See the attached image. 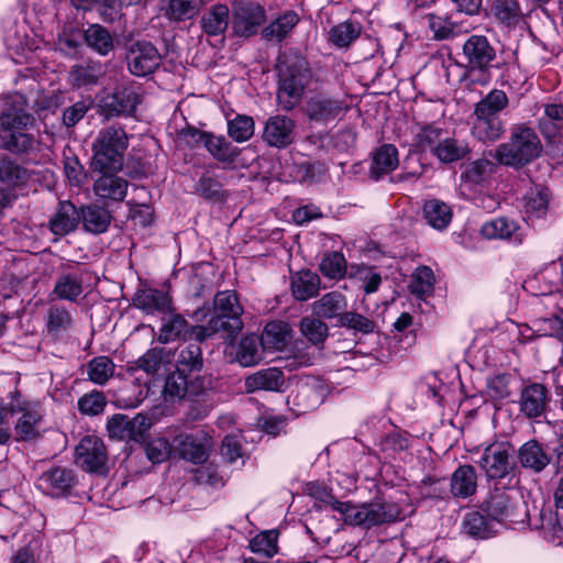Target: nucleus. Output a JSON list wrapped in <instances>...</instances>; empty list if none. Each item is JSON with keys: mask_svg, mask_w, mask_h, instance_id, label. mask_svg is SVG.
<instances>
[{"mask_svg": "<svg viewBox=\"0 0 563 563\" xmlns=\"http://www.w3.org/2000/svg\"><path fill=\"white\" fill-rule=\"evenodd\" d=\"M276 67L279 78L278 102L284 110H291L312 79L311 68L302 55L291 51L279 55Z\"/></svg>", "mask_w": 563, "mask_h": 563, "instance_id": "obj_1", "label": "nucleus"}, {"mask_svg": "<svg viewBox=\"0 0 563 563\" xmlns=\"http://www.w3.org/2000/svg\"><path fill=\"white\" fill-rule=\"evenodd\" d=\"M509 104L504 90L493 89L474 107L472 134L483 143L498 141L505 133V123L499 114Z\"/></svg>", "mask_w": 563, "mask_h": 563, "instance_id": "obj_2", "label": "nucleus"}, {"mask_svg": "<svg viewBox=\"0 0 563 563\" xmlns=\"http://www.w3.org/2000/svg\"><path fill=\"white\" fill-rule=\"evenodd\" d=\"M332 510L340 514L346 525L372 528L384 523H391L404 519L400 506L394 501H373L367 504H352L332 500Z\"/></svg>", "mask_w": 563, "mask_h": 563, "instance_id": "obj_3", "label": "nucleus"}, {"mask_svg": "<svg viewBox=\"0 0 563 563\" xmlns=\"http://www.w3.org/2000/svg\"><path fill=\"white\" fill-rule=\"evenodd\" d=\"M214 309L219 313L212 317L207 325H198L192 329V334L197 340L203 341L217 332L222 331L224 338L232 340L243 329L241 314L243 308L239 302L234 291H219L214 296Z\"/></svg>", "mask_w": 563, "mask_h": 563, "instance_id": "obj_4", "label": "nucleus"}, {"mask_svg": "<svg viewBox=\"0 0 563 563\" xmlns=\"http://www.w3.org/2000/svg\"><path fill=\"white\" fill-rule=\"evenodd\" d=\"M128 146L129 136L122 126L101 129L91 145L93 172L121 170Z\"/></svg>", "mask_w": 563, "mask_h": 563, "instance_id": "obj_5", "label": "nucleus"}, {"mask_svg": "<svg viewBox=\"0 0 563 563\" xmlns=\"http://www.w3.org/2000/svg\"><path fill=\"white\" fill-rule=\"evenodd\" d=\"M541 152L542 144L536 131L526 125H515L509 141L495 148L494 158L503 165L518 168L538 158Z\"/></svg>", "mask_w": 563, "mask_h": 563, "instance_id": "obj_6", "label": "nucleus"}, {"mask_svg": "<svg viewBox=\"0 0 563 563\" xmlns=\"http://www.w3.org/2000/svg\"><path fill=\"white\" fill-rule=\"evenodd\" d=\"M33 121L32 114L22 109L2 112L0 115V148L13 154L32 150L34 139L23 130L32 125Z\"/></svg>", "mask_w": 563, "mask_h": 563, "instance_id": "obj_7", "label": "nucleus"}, {"mask_svg": "<svg viewBox=\"0 0 563 563\" xmlns=\"http://www.w3.org/2000/svg\"><path fill=\"white\" fill-rule=\"evenodd\" d=\"M484 511L492 520L514 529L523 526L528 516L523 503L514 490L496 489L486 500Z\"/></svg>", "mask_w": 563, "mask_h": 563, "instance_id": "obj_8", "label": "nucleus"}, {"mask_svg": "<svg viewBox=\"0 0 563 563\" xmlns=\"http://www.w3.org/2000/svg\"><path fill=\"white\" fill-rule=\"evenodd\" d=\"M7 409L8 415H20L14 427L16 440L29 441L38 435V423L41 422L42 415L37 401L26 399L21 394L14 393Z\"/></svg>", "mask_w": 563, "mask_h": 563, "instance_id": "obj_9", "label": "nucleus"}, {"mask_svg": "<svg viewBox=\"0 0 563 563\" xmlns=\"http://www.w3.org/2000/svg\"><path fill=\"white\" fill-rule=\"evenodd\" d=\"M125 59L130 73L143 77L158 68L162 56L151 42L134 41L126 46Z\"/></svg>", "mask_w": 563, "mask_h": 563, "instance_id": "obj_10", "label": "nucleus"}, {"mask_svg": "<svg viewBox=\"0 0 563 563\" xmlns=\"http://www.w3.org/2000/svg\"><path fill=\"white\" fill-rule=\"evenodd\" d=\"M151 427L152 419L143 413H137L133 418L118 413L112 416L107 423L108 433L111 438L134 442L144 441Z\"/></svg>", "mask_w": 563, "mask_h": 563, "instance_id": "obj_11", "label": "nucleus"}, {"mask_svg": "<svg viewBox=\"0 0 563 563\" xmlns=\"http://www.w3.org/2000/svg\"><path fill=\"white\" fill-rule=\"evenodd\" d=\"M139 102L137 87L134 84H121L101 100L100 108L107 118L131 115Z\"/></svg>", "mask_w": 563, "mask_h": 563, "instance_id": "obj_12", "label": "nucleus"}, {"mask_svg": "<svg viewBox=\"0 0 563 563\" xmlns=\"http://www.w3.org/2000/svg\"><path fill=\"white\" fill-rule=\"evenodd\" d=\"M173 445L183 459L194 464H202L208 460L212 439L205 431L191 434L180 433L173 439Z\"/></svg>", "mask_w": 563, "mask_h": 563, "instance_id": "obj_13", "label": "nucleus"}, {"mask_svg": "<svg viewBox=\"0 0 563 563\" xmlns=\"http://www.w3.org/2000/svg\"><path fill=\"white\" fill-rule=\"evenodd\" d=\"M462 54L471 70L486 71L496 59V49L484 35H471L463 44Z\"/></svg>", "mask_w": 563, "mask_h": 563, "instance_id": "obj_14", "label": "nucleus"}, {"mask_svg": "<svg viewBox=\"0 0 563 563\" xmlns=\"http://www.w3.org/2000/svg\"><path fill=\"white\" fill-rule=\"evenodd\" d=\"M511 452L508 442H495L485 448L477 463L488 478H503L509 473Z\"/></svg>", "mask_w": 563, "mask_h": 563, "instance_id": "obj_15", "label": "nucleus"}, {"mask_svg": "<svg viewBox=\"0 0 563 563\" xmlns=\"http://www.w3.org/2000/svg\"><path fill=\"white\" fill-rule=\"evenodd\" d=\"M296 122L286 115L269 117L263 129L262 139L271 147L285 148L296 137Z\"/></svg>", "mask_w": 563, "mask_h": 563, "instance_id": "obj_16", "label": "nucleus"}, {"mask_svg": "<svg viewBox=\"0 0 563 563\" xmlns=\"http://www.w3.org/2000/svg\"><path fill=\"white\" fill-rule=\"evenodd\" d=\"M343 102L325 93H317L309 98L305 113L310 121L328 124L343 113Z\"/></svg>", "mask_w": 563, "mask_h": 563, "instance_id": "obj_17", "label": "nucleus"}, {"mask_svg": "<svg viewBox=\"0 0 563 563\" xmlns=\"http://www.w3.org/2000/svg\"><path fill=\"white\" fill-rule=\"evenodd\" d=\"M265 21V10L254 2H240L234 7L233 29L236 35L255 34Z\"/></svg>", "mask_w": 563, "mask_h": 563, "instance_id": "obj_18", "label": "nucleus"}, {"mask_svg": "<svg viewBox=\"0 0 563 563\" xmlns=\"http://www.w3.org/2000/svg\"><path fill=\"white\" fill-rule=\"evenodd\" d=\"M106 460L104 444L98 437H85L76 446V463L87 472L99 471Z\"/></svg>", "mask_w": 563, "mask_h": 563, "instance_id": "obj_19", "label": "nucleus"}, {"mask_svg": "<svg viewBox=\"0 0 563 563\" xmlns=\"http://www.w3.org/2000/svg\"><path fill=\"white\" fill-rule=\"evenodd\" d=\"M286 378L277 367L258 369L244 378V391L254 394L261 390L280 393L284 390Z\"/></svg>", "mask_w": 563, "mask_h": 563, "instance_id": "obj_20", "label": "nucleus"}, {"mask_svg": "<svg viewBox=\"0 0 563 563\" xmlns=\"http://www.w3.org/2000/svg\"><path fill=\"white\" fill-rule=\"evenodd\" d=\"M80 222L79 210L68 200L60 201L49 218L47 228L55 236L54 241L74 232Z\"/></svg>", "mask_w": 563, "mask_h": 563, "instance_id": "obj_21", "label": "nucleus"}, {"mask_svg": "<svg viewBox=\"0 0 563 563\" xmlns=\"http://www.w3.org/2000/svg\"><path fill=\"white\" fill-rule=\"evenodd\" d=\"M119 170L99 172L101 175L93 183V192L101 199L112 201H123L129 181L121 176H118Z\"/></svg>", "mask_w": 563, "mask_h": 563, "instance_id": "obj_22", "label": "nucleus"}, {"mask_svg": "<svg viewBox=\"0 0 563 563\" xmlns=\"http://www.w3.org/2000/svg\"><path fill=\"white\" fill-rule=\"evenodd\" d=\"M74 483L75 477L70 470L53 467L38 477L36 485L46 495L59 497L65 495Z\"/></svg>", "mask_w": 563, "mask_h": 563, "instance_id": "obj_23", "label": "nucleus"}, {"mask_svg": "<svg viewBox=\"0 0 563 563\" xmlns=\"http://www.w3.org/2000/svg\"><path fill=\"white\" fill-rule=\"evenodd\" d=\"M549 404L548 389L541 384H530L520 394L519 409L528 418H538L545 412Z\"/></svg>", "mask_w": 563, "mask_h": 563, "instance_id": "obj_24", "label": "nucleus"}, {"mask_svg": "<svg viewBox=\"0 0 563 563\" xmlns=\"http://www.w3.org/2000/svg\"><path fill=\"white\" fill-rule=\"evenodd\" d=\"M134 305L148 313H166L170 309L172 300L167 290L141 284L134 297Z\"/></svg>", "mask_w": 563, "mask_h": 563, "instance_id": "obj_25", "label": "nucleus"}, {"mask_svg": "<svg viewBox=\"0 0 563 563\" xmlns=\"http://www.w3.org/2000/svg\"><path fill=\"white\" fill-rule=\"evenodd\" d=\"M197 325H195L196 328ZM194 327L189 328L185 318L179 314L170 311V309L164 313L162 319V325L159 328L157 340L161 343H169L176 341L178 339H194L197 342H201L197 340L192 334Z\"/></svg>", "mask_w": 563, "mask_h": 563, "instance_id": "obj_26", "label": "nucleus"}, {"mask_svg": "<svg viewBox=\"0 0 563 563\" xmlns=\"http://www.w3.org/2000/svg\"><path fill=\"white\" fill-rule=\"evenodd\" d=\"M262 341L256 334H246L232 345L233 360L243 367L255 366L263 361Z\"/></svg>", "mask_w": 563, "mask_h": 563, "instance_id": "obj_27", "label": "nucleus"}, {"mask_svg": "<svg viewBox=\"0 0 563 563\" xmlns=\"http://www.w3.org/2000/svg\"><path fill=\"white\" fill-rule=\"evenodd\" d=\"M477 490V474L472 465H460L451 475L450 493L455 498H468Z\"/></svg>", "mask_w": 563, "mask_h": 563, "instance_id": "obj_28", "label": "nucleus"}, {"mask_svg": "<svg viewBox=\"0 0 563 563\" xmlns=\"http://www.w3.org/2000/svg\"><path fill=\"white\" fill-rule=\"evenodd\" d=\"M106 67L99 60H84L71 67L69 79L74 87L97 85L99 79L104 76Z\"/></svg>", "mask_w": 563, "mask_h": 563, "instance_id": "obj_29", "label": "nucleus"}, {"mask_svg": "<svg viewBox=\"0 0 563 563\" xmlns=\"http://www.w3.org/2000/svg\"><path fill=\"white\" fill-rule=\"evenodd\" d=\"M260 339L263 350L284 351L291 340V329L285 322H268Z\"/></svg>", "mask_w": 563, "mask_h": 563, "instance_id": "obj_30", "label": "nucleus"}, {"mask_svg": "<svg viewBox=\"0 0 563 563\" xmlns=\"http://www.w3.org/2000/svg\"><path fill=\"white\" fill-rule=\"evenodd\" d=\"M488 14L505 27L514 29L521 20V8L517 0H488Z\"/></svg>", "mask_w": 563, "mask_h": 563, "instance_id": "obj_31", "label": "nucleus"}, {"mask_svg": "<svg viewBox=\"0 0 563 563\" xmlns=\"http://www.w3.org/2000/svg\"><path fill=\"white\" fill-rule=\"evenodd\" d=\"M518 457L523 467L531 468L534 472H541L550 463L549 455L536 440L522 444L518 451Z\"/></svg>", "mask_w": 563, "mask_h": 563, "instance_id": "obj_32", "label": "nucleus"}, {"mask_svg": "<svg viewBox=\"0 0 563 563\" xmlns=\"http://www.w3.org/2000/svg\"><path fill=\"white\" fill-rule=\"evenodd\" d=\"M79 214L84 229L93 234L107 231L111 221L109 211L95 205L82 207Z\"/></svg>", "mask_w": 563, "mask_h": 563, "instance_id": "obj_33", "label": "nucleus"}, {"mask_svg": "<svg viewBox=\"0 0 563 563\" xmlns=\"http://www.w3.org/2000/svg\"><path fill=\"white\" fill-rule=\"evenodd\" d=\"M86 45L101 56H107L114 48L111 33L100 24H91L84 31Z\"/></svg>", "mask_w": 563, "mask_h": 563, "instance_id": "obj_34", "label": "nucleus"}, {"mask_svg": "<svg viewBox=\"0 0 563 563\" xmlns=\"http://www.w3.org/2000/svg\"><path fill=\"white\" fill-rule=\"evenodd\" d=\"M30 179L29 170L16 161L4 156L0 158V183L8 187H19Z\"/></svg>", "mask_w": 563, "mask_h": 563, "instance_id": "obj_35", "label": "nucleus"}, {"mask_svg": "<svg viewBox=\"0 0 563 563\" xmlns=\"http://www.w3.org/2000/svg\"><path fill=\"white\" fill-rule=\"evenodd\" d=\"M470 150L465 142L453 137H442L433 150V155L444 164H450L464 158Z\"/></svg>", "mask_w": 563, "mask_h": 563, "instance_id": "obj_36", "label": "nucleus"}, {"mask_svg": "<svg viewBox=\"0 0 563 563\" xmlns=\"http://www.w3.org/2000/svg\"><path fill=\"white\" fill-rule=\"evenodd\" d=\"M550 192L542 185L530 187L523 197V207L530 217H543L549 207Z\"/></svg>", "mask_w": 563, "mask_h": 563, "instance_id": "obj_37", "label": "nucleus"}, {"mask_svg": "<svg viewBox=\"0 0 563 563\" xmlns=\"http://www.w3.org/2000/svg\"><path fill=\"white\" fill-rule=\"evenodd\" d=\"M398 163L397 148L391 144H384L374 154L371 172L376 178H379L393 172Z\"/></svg>", "mask_w": 563, "mask_h": 563, "instance_id": "obj_38", "label": "nucleus"}, {"mask_svg": "<svg viewBox=\"0 0 563 563\" xmlns=\"http://www.w3.org/2000/svg\"><path fill=\"white\" fill-rule=\"evenodd\" d=\"M229 25V8L224 4H217L210 8L201 19L202 30L208 35L222 34Z\"/></svg>", "mask_w": 563, "mask_h": 563, "instance_id": "obj_39", "label": "nucleus"}, {"mask_svg": "<svg viewBox=\"0 0 563 563\" xmlns=\"http://www.w3.org/2000/svg\"><path fill=\"white\" fill-rule=\"evenodd\" d=\"M423 216L432 228L443 230L452 220V210L445 202L432 199L424 203Z\"/></svg>", "mask_w": 563, "mask_h": 563, "instance_id": "obj_40", "label": "nucleus"}, {"mask_svg": "<svg viewBox=\"0 0 563 563\" xmlns=\"http://www.w3.org/2000/svg\"><path fill=\"white\" fill-rule=\"evenodd\" d=\"M299 22L298 14L295 11H287L269 25H267L262 34L266 40H284Z\"/></svg>", "mask_w": 563, "mask_h": 563, "instance_id": "obj_41", "label": "nucleus"}, {"mask_svg": "<svg viewBox=\"0 0 563 563\" xmlns=\"http://www.w3.org/2000/svg\"><path fill=\"white\" fill-rule=\"evenodd\" d=\"M345 307L346 302L341 294L329 292L313 303V312L319 318L331 319L338 316L341 317Z\"/></svg>", "mask_w": 563, "mask_h": 563, "instance_id": "obj_42", "label": "nucleus"}, {"mask_svg": "<svg viewBox=\"0 0 563 563\" xmlns=\"http://www.w3.org/2000/svg\"><path fill=\"white\" fill-rule=\"evenodd\" d=\"M292 397L297 405H301L305 409H313L323 399V388L317 380L300 383Z\"/></svg>", "mask_w": 563, "mask_h": 563, "instance_id": "obj_43", "label": "nucleus"}, {"mask_svg": "<svg viewBox=\"0 0 563 563\" xmlns=\"http://www.w3.org/2000/svg\"><path fill=\"white\" fill-rule=\"evenodd\" d=\"M73 319L64 307L52 305L46 313V330L49 334L57 336L65 333L71 325Z\"/></svg>", "mask_w": 563, "mask_h": 563, "instance_id": "obj_44", "label": "nucleus"}, {"mask_svg": "<svg viewBox=\"0 0 563 563\" xmlns=\"http://www.w3.org/2000/svg\"><path fill=\"white\" fill-rule=\"evenodd\" d=\"M302 336L313 345H321L328 338V325L320 319L303 317L299 322Z\"/></svg>", "mask_w": 563, "mask_h": 563, "instance_id": "obj_45", "label": "nucleus"}, {"mask_svg": "<svg viewBox=\"0 0 563 563\" xmlns=\"http://www.w3.org/2000/svg\"><path fill=\"white\" fill-rule=\"evenodd\" d=\"M463 529L468 536L479 539L489 538L494 533L490 522L477 511L470 512L464 517Z\"/></svg>", "mask_w": 563, "mask_h": 563, "instance_id": "obj_46", "label": "nucleus"}, {"mask_svg": "<svg viewBox=\"0 0 563 563\" xmlns=\"http://www.w3.org/2000/svg\"><path fill=\"white\" fill-rule=\"evenodd\" d=\"M114 373V364L107 356H98L88 363L87 374L89 379L98 385L106 384Z\"/></svg>", "mask_w": 563, "mask_h": 563, "instance_id": "obj_47", "label": "nucleus"}, {"mask_svg": "<svg viewBox=\"0 0 563 563\" xmlns=\"http://www.w3.org/2000/svg\"><path fill=\"white\" fill-rule=\"evenodd\" d=\"M319 267L324 277L341 279L346 272V262L341 253L328 252L323 255Z\"/></svg>", "mask_w": 563, "mask_h": 563, "instance_id": "obj_48", "label": "nucleus"}, {"mask_svg": "<svg viewBox=\"0 0 563 563\" xmlns=\"http://www.w3.org/2000/svg\"><path fill=\"white\" fill-rule=\"evenodd\" d=\"M517 230L515 221L497 218L483 224L481 233L486 239H509Z\"/></svg>", "mask_w": 563, "mask_h": 563, "instance_id": "obj_49", "label": "nucleus"}, {"mask_svg": "<svg viewBox=\"0 0 563 563\" xmlns=\"http://www.w3.org/2000/svg\"><path fill=\"white\" fill-rule=\"evenodd\" d=\"M208 152L218 161L232 162L235 153L231 144L223 136H217L207 132L205 145Z\"/></svg>", "mask_w": 563, "mask_h": 563, "instance_id": "obj_50", "label": "nucleus"}, {"mask_svg": "<svg viewBox=\"0 0 563 563\" xmlns=\"http://www.w3.org/2000/svg\"><path fill=\"white\" fill-rule=\"evenodd\" d=\"M540 532L548 542L563 545V526L555 514L541 515Z\"/></svg>", "mask_w": 563, "mask_h": 563, "instance_id": "obj_51", "label": "nucleus"}, {"mask_svg": "<svg viewBox=\"0 0 563 563\" xmlns=\"http://www.w3.org/2000/svg\"><path fill=\"white\" fill-rule=\"evenodd\" d=\"M202 365L201 349L197 343L184 346L177 356V371L191 372L200 369Z\"/></svg>", "mask_w": 563, "mask_h": 563, "instance_id": "obj_52", "label": "nucleus"}, {"mask_svg": "<svg viewBox=\"0 0 563 563\" xmlns=\"http://www.w3.org/2000/svg\"><path fill=\"white\" fill-rule=\"evenodd\" d=\"M278 533L276 530L263 531L256 534L251 541V550L254 553L272 558L277 553Z\"/></svg>", "mask_w": 563, "mask_h": 563, "instance_id": "obj_53", "label": "nucleus"}, {"mask_svg": "<svg viewBox=\"0 0 563 563\" xmlns=\"http://www.w3.org/2000/svg\"><path fill=\"white\" fill-rule=\"evenodd\" d=\"M164 366V349L153 347L143 354L133 369H141L147 375H157Z\"/></svg>", "mask_w": 563, "mask_h": 563, "instance_id": "obj_54", "label": "nucleus"}, {"mask_svg": "<svg viewBox=\"0 0 563 563\" xmlns=\"http://www.w3.org/2000/svg\"><path fill=\"white\" fill-rule=\"evenodd\" d=\"M203 0H169L167 15L174 20H186L195 16Z\"/></svg>", "mask_w": 563, "mask_h": 563, "instance_id": "obj_55", "label": "nucleus"}, {"mask_svg": "<svg viewBox=\"0 0 563 563\" xmlns=\"http://www.w3.org/2000/svg\"><path fill=\"white\" fill-rule=\"evenodd\" d=\"M228 132L235 142H245L254 134V121L251 117L238 115L229 121Z\"/></svg>", "mask_w": 563, "mask_h": 563, "instance_id": "obj_56", "label": "nucleus"}, {"mask_svg": "<svg viewBox=\"0 0 563 563\" xmlns=\"http://www.w3.org/2000/svg\"><path fill=\"white\" fill-rule=\"evenodd\" d=\"M187 387V376L181 371H176L166 377L164 397L166 400L180 399L186 395Z\"/></svg>", "mask_w": 563, "mask_h": 563, "instance_id": "obj_57", "label": "nucleus"}, {"mask_svg": "<svg viewBox=\"0 0 563 563\" xmlns=\"http://www.w3.org/2000/svg\"><path fill=\"white\" fill-rule=\"evenodd\" d=\"M443 131L440 128L433 125L420 126L419 131L415 135V145L420 151H430L433 153L438 142L442 140Z\"/></svg>", "mask_w": 563, "mask_h": 563, "instance_id": "obj_58", "label": "nucleus"}, {"mask_svg": "<svg viewBox=\"0 0 563 563\" xmlns=\"http://www.w3.org/2000/svg\"><path fill=\"white\" fill-rule=\"evenodd\" d=\"M360 34L358 27L352 22H343L331 29L330 40L338 47L349 46Z\"/></svg>", "mask_w": 563, "mask_h": 563, "instance_id": "obj_59", "label": "nucleus"}, {"mask_svg": "<svg viewBox=\"0 0 563 563\" xmlns=\"http://www.w3.org/2000/svg\"><path fill=\"white\" fill-rule=\"evenodd\" d=\"M107 405L103 393L92 390L81 396L78 400V408L82 415L97 416L104 410Z\"/></svg>", "mask_w": 563, "mask_h": 563, "instance_id": "obj_60", "label": "nucleus"}, {"mask_svg": "<svg viewBox=\"0 0 563 563\" xmlns=\"http://www.w3.org/2000/svg\"><path fill=\"white\" fill-rule=\"evenodd\" d=\"M510 376L495 375L487 379V396L495 402H500L510 395Z\"/></svg>", "mask_w": 563, "mask_h": 563, "instance_id": "obj_61", "label": "nucleus"}, {"mask_svg": "<svg viewBox=\"0 0 563 563\" xmlns=\"http://www.w3.org/2000/svg\"><path fill=\"white\" fill-rule=\"evenodd\" d=\"M536 327L540 335L553 336L563 342V309L551 318L537 321Z\"/></svg>", "mask_w": 563, "mask_h": 563, "instance_id": "obj_62", "label": "nucleus"}, {"mask_svg": "<svg viewBox=\"0 0 563 563\" xmlns=\"http://www.w3.org/2000/svg\"><path fill=\"white\" fill-rule=\"evenodd\" d=\"M173 451H175L173 442L170 443L164 438L155 439L146 445L147 457L153 463H162L167 460Z\"/></svg>", "mask_w": 563, "mask_h": 563, "instance_id": "obj_63", "label": "nucleus"}, {"mask_svg": "<svg viewBox=\"0 0 563 563\" xmlns=\"http://www.w3.org/2000/svg\"><path fill=\"white\" fill-rule=\"evenodd\" d=\"M13 563H43L42 545L37 541L30 542L15 553Z\"/></svg>", "mask_w": 563, "mask_h": 563, "instance_id": "obj_64", "label": "nucleus"}]
</instances>
